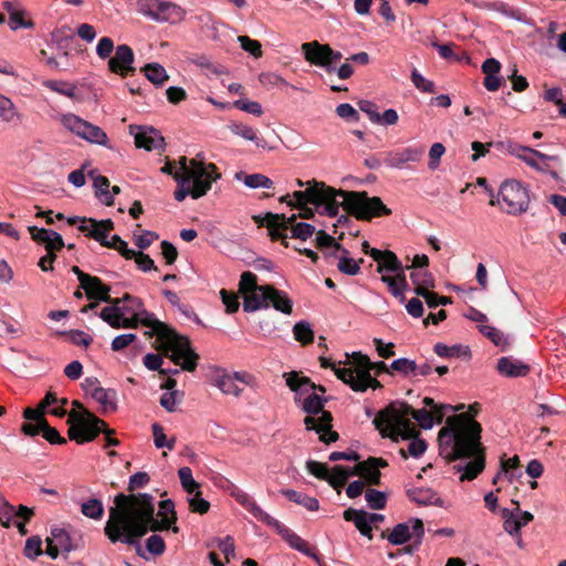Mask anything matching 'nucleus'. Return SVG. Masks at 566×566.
Masks as SVG:
<instances>
[{
    "instance_id": "f257e3e1",
    "label": "nucleus",
    "mask_w": 566,
    "mask_h": 566,
    "mask_svg": "<svg viewBox=\"0 0 566 566\" xmlns=\"http://www.w3.org/2000/svg\"><path fill=\"white\" fill-rule=\"evenodd\" d=\"M154 496L148 493L124 494L118 493L114 497V506H111L109 518L105 524L104 533L112 543L122 542L136 547L139 556H144L139 539L149 531L179 532V527L170 523L168 518H155Z\"/></svg>"
},
{
    "instance_id": "f03ea898",
    "label": "nucleus",
    "mask_w": 566,
    "mask_h": 566,
    "mask_svg": "<svg viewBox=\"0 0 566 566\" xmlns=\"http://www.w3.org/2000/svg\"><path fill=\"white\" fill-rule=\"evenodd\" d=\"M482 426L468 413L448 417L438 433L439 451L447 462L471 459L465 465H455L463 472L461 481H472L485 468V448L481 442Z\"/></svg>"
},
{
    "instance_id": "7ed1b4c3",
    "label": "nucleus",
    "mask_w": 566,
    "mask_h": 566,
    "mask_svg": "<svg viewBox=\"0 0 566 566\" xmlns=\"http://www.w3.org/2000/svg\"><path fill=\"white\" fill-rule=\"evenodd\" d=\"M193 170L185 174H174V179L177 182V189L174 197L177 201H184L187 196L192 199H199L207 195L211 189L212 182L221 178L218 168L214 164H205L197 158L191 161Z\"/></svg>"
},
{
    "instance_id": "20e7f679",
    "label": "nucleus",
    "mask_w": 566,
    "mask_h": 566,
    "mask_svg": "<svg viewBox=\"0 0 566 566\" xmlns=\"http://www.w3.org/2000/svg\"><path fill=\"white\" fill-rule=\"evenodd\" d=\"M67 424L70 426L67 430L70 440L78 444L93 441L101 432L105 434L104 448L119 444V440L113 437L115 430L109 429L104 420L88 410L84 409L83 413H78L75 410L71 411L69 413Z\"/></svg>"
},
{
    "instance_id": "39448f33",
    "label": "nucleus",
    "mask_w": 566,
    "mask_h": 566,
    "mask_svg": "<svg viewBox=\"0 0 566 566\" xmlns=\"http://www.w3.org/2000/svg\"><path fill=\"white\" fill-rule=\"evenodd\" d=\"M373 423L382 438H390L396 442L399 438L408 440L419 436L415 423L408 419V415L402 413V408L397 402H391L378 411Z\"/></svg>"
},
{
    "instance_id": "423d86ee",
    "label": "nucleus",
    "mask_w": 566,
    "mask_h": 566,
    "mask_svg": "<svg viewBox=\"0 0 566 566\" xmlns=\"http://www.w3.org/2000/svg\"><path fill=\"white\" fill-rule=\"evenodd\" d=\"M339 196L343 199L342 208L357 220L370 221L391 214L379 197H369L366 191H340Z\"/></svg>"
},
{
    "instance_id": "0eeeda50",
    "label": "nucleus",
    "mask_w": 566,
    "mask_h": 566,
    "mask_svg": "<svg viewBox=\"0 0 566 566\" xmlns=\"http://www.w3.org/2000/svg\"><path fill=\"white\" fill-rule=\"evenodd\" d=\"M491 197L490 205L499 206L507 214L517 216L527 211L530 206V196L527 189L517 180L509 179L500 186L497 196L493 189L489 190Z\"/></svg>"
},
{
    "instance_id": "6e6552de",
    "label": "nucleus",
    "mask_w": 566,
    "mask_h": 566,
    "mask_svg": "<svg viewBox=\"0 0 566 566\" xmlns=\"http://www.w3.org/2000/svg\"><path fill=\"white\" fill-rule=\"evenodd\" d=\"M155 347L176 365H180L184 370L190 373L196 370L199 355L191 348L188 337L174 331V336H169L160 346Z\"/></svg>"
},
{
    "instance_id": "1a4fd4ad",
    "label": "nucleus",
    "mask_w": 566,
    "mask_h": 566,
    "mask_svg": "<svg viewBox=\"0 0 566 566\" xmlns=\"http://www.w3.org/2000/svg\"><path fill=\"white\" fill-rule=\"evenodd\" d=\"M265 285H258V277L254 273L245 271L240 276L239 292L243 296V311L255 312L268 308V292Z\"/></svg>"
},
{
    "instance_id": "9d476101",
    "label": "nucleus",
    "mask_w": 566,
    "mask_h": 566,
    "mask_svg": "<svg viewBox=\"0 0 566 566\" xmlns=\"http://www.w3.org/2000/svg\"><path fill=\"white\" fill-rule=\"evenodd\" d=\"M302 52L307 62L324 69L327 73L335 72V64L343 57L339 51H335L328 44H322L317 41L303 43Z\"/></svg>"
},
{
    "instance_id": "9b49d317",
    "label": "nucleus",
    "mask_w": 566,
    "mask_h": 566,
    "mask_svg": "<svg viewBox=\"0 0 566 566\" xmlns=\"http://www.w3.org/2000/svg\"><path fill=\"white\" fill-rule=\"evenodd\" d=\"M62 125L78 137L94 144L106 146L108 138L98 126L93 125L74 114H64L61 117Z\"/></svg>"
},
{
    "instance_id": "f8f14e48",
    "label": "nucleus",
    "mask_w": 566,
    "mask_h": 566,
    "mask_svg": "<svg viewBox=\"0 0 566 566\" xmlns=\"http://www.w3.org/2000/svg\"><path fill=\"white\" fill-rule=\"evenodd\" d=\"M307 188L305 190H298L293 192L294 201H289L290 207H302L305 205H314L321 207L324 202L325 196L336 193V189L327 186L323 181L315 179L306 182Z\"/></svg>"
},
{
    "instance_id": "ddd939ff",
    "label": "nucleus",
    "mask_w": 566,
    "mask_h": 566,
    "mask_svg": "<svg viewBox=\"0 0 566 566\" xmlns=\"http://www.w3.org/2000/svg\"><path fill=\"white\" fill-rule=\"evenodd\" d=\"M307 188L305 190H298L293 192L294 201H289L290 207H302L305 205H314L321 207L324 202L325 196L336 193V189L327 186L323 181L315 179L306 182Z\"/></svg>"
},
{
    "instance_id": "4468645a",
    "label": "nucleus",
    "mask_w": 566,
    "mask_h": 566,
    "mask_svg": "<svg viewBox=\"0 0 566 566\" xmlns=\"http://www.w3.org/2000/svg\"><path fill=\"white\" fill-rule=\"evenodd\" d=\"M336 376L354 391L364 392L367 388L378 389L382 385L368 370H356L353 367L337 369Z\"/></svg>"
},
{
    "instance_id": "2eb2a0df",
    "label": "nucleus",
    "mask_w": 566,
    "mask_h": 566,
    "mask_svg": "<svg viewBox=\"0 0 566 566\" xmlns=\"http://www.w3.org/2000/svg\"><path fill=\"white\" fill-rule=\"evenodd\" d=\"M518 149L524 151V155L516 154V157L523 160L528 167L536 171L548 174L554 179H558V174L551 169L548 161H560L559 156L547 155L531 147L521 145H518Z\"/></svg>"
},
{
    "instance_id": "dca6fc26",
    "label": "nucleus",
    "mask_w": 566,
    "mask_h": 566,
    "mask_svg": "<svg viewBox=\"0 0 566 566\" xmlns=\"http://www.w3.org/2000/svg\"><path fill=\"white\" fill-rule=\"evenodd\" d=\"M145 7V13L160 22L176 23L182 20L185 14L179 6L167 1L149 0Z\"/></svg>"
},
{
    "instance_id": "f3484780",
    "label": "nucleus",
    "mask_w": 566,
    "mask_h": 566,
    "mask_svg": "<svg viewBox=\"0 0 566 566\" xmlns=\"http://www.w3.org/2000/svg\"><path fill=\"white\" fill-rule=\"evenodd\" d=\"M134 62L133 49L127 44H120L115 49V55L108 59L107 66L112 73L126 77L135 73Z\"/></svg>"
},
{
    "instance_id": "a211bd4d",
    "label": "nucleus",
    "mask_w": 566,
    "mask_h": 566,
    "mask_svg": "<svg viewBox=\"0 0 566 566\" xmlns=\"http://www.w3.org/2000/svg\"><path fill=\"white\" fill-rule=\"evenodd\" d=\"M138 319V324L149 327L150 329L145 332V336L148 338L156 336L157 342L163 344L169 336H174V328L166 323L159 321L154 313L148 312L144 307L134 313Z\"/></svg>"
},
{
    "instance_id": "6ab92c4d",
    "label": "nucleus",
    "mask_w": 566,
    "mask_h": 566,
    "mask_svg": "<svg viewBox=\"0 0 566 566\" xmlns=\"http://www.w3.org/2000/svg\"><path fill=\"white\" fill-rule=\"evenodd\" d=\"M333 416L329 411H324L318 418L306 416L304 424L306 430H314L319 434V440L325 444H331L339 439V434L332 430Z\"/></svg>"
},
{
    "instance_id": "aec40b11",
    "label": "nucleus",
    "mask_w": 566,
    "mask_h": 566,
    "mask_svg": "<svg viewBox=\"0 0 566 566\" xmlns=\"http://www.w3.org/2000/svg\"><path fill=\"white\" fill-rule=\"evenodd\" d=\"M423 153V147L410 146L384 153L382 160L388 167L401 169L406 164L420 161Z\"/></svg>"
},
{
    "instance_id": "412c9836",
    "label": "nucleus",
    "mask_w": 566,
    "mask_h": 566,
    "mask_svg": "<svg viewBox=\"0 0 566 566\" xmlns=\"http://www.w3.org/2000/svg\"><path fill=\"white\" fill-rule=\"evenodd\" d=\"M388 463L381 458L369 457L367 460L358 462L353 469L352 474L359 475L370 485L380 484V468L387 467Z\"/></svg>"
},
{
    "instance_id": "4be33fe9",
    "label": "nucleus",
    "mask_w": 566,
    "mask_h": 566,
    "mask_svg": "<svg viewBox=\"0 0 566 566\" xmlns=\"http://www.w3.org/2000/svg\"><path fill=\"white\" fill-rule=\"evenodd\" d=\"M31 239L42 244L46 250H62L65 247L64 240L60 233L54 230L38 228L36 226L28 227Z\"/></svg>"
},
{
    "instance_id": "5701e85b",
    "label": "nucleus",
    "mask_w": 566,
    "mask_h": 566,
    "mask_svg": "<svg viewBox=\"0 0 566 566\" xmlns=\"http://www.w3.org/2000/svg\"><path fill=\"white\" fill-rule=\"evenodd\" d=\"M266 525L275 528V531L289 543L291 547L304 555L310 554V549L312 548L310 544L281 522L271 517V523H266Z\"/></svg>"
},
{
    "instance_id": "b1692460",
    "label": "nucleus",
    "mask_w": 566,
    "mask_h": 566,
    "mask_svg": "<svg viewBox=\"0 0 566 566\" xmlns=\"http://www.w3.org/2000/svg\"><path fill=\"white\" fill-rule=\"evenodd\" d=\"M232 497L245 507L258 521L262 523H271V515H269L265 511H263L255 501L240 488H233Z\"/></svg>"
},
{
    "instance_id": "393cba45",
    "label": "nucleus",
    "mask_w": 566,
    "mask_h": 566,
    "mask_svg": "<svg viewBox=\"0 0 566 566\" xmlns=\"http://www.w3.org/2000/svg\"><path fill=\"white\" fill-rule=\"evenodd\" d=\"M497 371L505 377H524L526 376L531 367L527 364L518 359H514L513 357H501L497 360Z\"/></svg>"
},
{
    "instance_id": "a878e982",
    "label": "nucleus",
    "mask_w": 566,
    "mask_h": 566,
    "mask_svg": "<svg viewBox=\"0 0 566 566\" xmlns=\"http://www.w3.org/2000/svg\"><path fill=\"white\" fill-rule=\"evenodd\" d=\"M164 137L153 127L143 128L135 135V145L137 148H144L146 150L158 149L164 146Z\"/></svg>"
},
{
    "instance_id": "bb28decb",
    "label": "nucleus",
    "mask_w": 566,
    "mask_h": 566,
    "mask_svg": "<svg viewBox=\"0 0 566 566\" xmlns=\"http://www.w3.org/2000/svg\"><path fill=\"white\" fill-rule=\"evenodd\" d=\"M406 270L398 271L395 275H381V281L387 284L390 294L400 303H405L406 296L403 292L408 289Z\"/></svg>"
},
{
    "instance_id": "cd10ccee",
    "label": "nucleus",
    "mask_w": 566,
    "mask_h": 566,
    "mask_svg": "<svg viewBox=\"0 0 566 566\" xmlns=\"http://www.w3.org/2000/svg\"><path fill=\"white\" fill-rule=\"evenodd\" d=\"M88 223H91V228L87 226H78V230L98 242H103L107 239L108 233L114 229V222L111 219L97 221L91 218L88 219Z\"/></svg>"
},
{
    "instance_id": "c85d7f7f",
    "label": "nucleus",
    "mask_w": 566,
    "mask_h": 566,
    "mask_svg": "<svg viewBox=\"0 0 566 566\" xmlns=\"http://www.w3.org/2000/svg\"><path fill=\"white\" fill-rule=\"evenodd\" d=\"M343 517L347 522H353L361 535L373 538V527L368 521V513L360 510L347 509L343 513Z\"/></svg>"
},
{
    "instance_id": "c756f323",
    "label": "nucleus",
    "mask_w": 566,
    "mask_h": 566,
    "mask_svg": "<svg viewBox=\"0 0 566 566\" xmlns=\"http://www.w3.org/2000/svg\"><path fill=\"white\" fill-rule=\"evenodd\" d=\"M265 291L268 294V303L271 304L276 311L284 314H291L293 311L292 300L287 294L281 290L275 289L273 285L266 284Z\"/></svg>"
},
{
    "instance_id": "7c9ffc66",
    "label": "nucleus",
    "mask_w": 566,
    "mask_h": 566,
    "mask_svg": "<svg viewBox=\"0 0 566 566\" xmlns=\"http://www.w3.org/2000/svg\"><path fill=\"white\" fill-rule=\"evenodd\" d=\"M82 289L85 291L86 297L88 300L101 302L111 301V286L103 283V281L97 276H92L85 287Z\"/></svg>"
},
{
    "instance_id": "2f4dec72",
    "label": "nucleus",
    "mask_w": 566,
    "mask_h": 566,
    "mask_svg": "<svg viewBox=\"0 0 566 566\" xmlns=\"http://www.w3.org/2000/svg\"><path fill=\"white\" fill-rule=\"evenodd\" d=\"M91 397L102 406L103 412H112L117 409V392L115 389L94 387Z\"/></svg>"
},
{
    "instance_id": "473e14b6",
    "label": "nucleus",
    "mask_w": 566,
    "mask_h": 566,
    "mask_svg": "<svg viewBox=\"0 0 566 566\" xmlns=\"http://www.w3.org/2000/svg\"><path fill=\"white\" fill-rule=\"evenodd\" d=\"M402 408V413L411 416L422 429H431L433 426V415L426 408L415 409L405 401H396Z\"/></svg>"
},
{
    "instance_id": "72a5a7b5",
    "label": "nucleus",
    "mask_w": 566,
    "mask_h": 566,
    "mask_svg": "<svg viewBox=\"0 0 566 566\" xmlns=\"http://www.w3.org/2000/svg\"><path fill=\"white\" fill-rule=\"evenodd\" d=\"M407 494L411 501L419 505H443L442 499L431 489H412L408 490Z\"/></svg>"
},
{
    "instance_id": "f704fd0d",
    "label": "nucleus",
    "mask_w": 566,
    "mask_h": 566,
    "mask_svg": "<svg viewBox=\"0 0 566 566\" xmlns=\"http://www.w3.org/2000/svg\"><path fill=\"white\" fill-rule=\"evenodd\" d=\"M353 359L356 365L354 369L356 370H375L376 375H380L382 373H389V368L386 363L377 361L371 363L367 355L361 354L360 352L353 354Z\"/></svg>"
},
{
    "instance_id": "c9c22d12",
    "label": "nucleus",
    "mask_w": 566,
    "mask_h": 566,
    "mask_svg": "<svg viewBox=\"0 0 566 566\" xmlns=\"http://www.w3.org/2000/svg\"><path fill=\"white\" fill-rule=\"evenodd\" d=\"M238 380L243 381V378L239 373L233 375L223 374L218 377L217 386L223 394L238 397L242 391V388L237 384Z\"/></svg>"
},
{
    "instance_id": "e433bc0d",
    "label": "nucleus",
    "mask_w": 566,
    "mask_h": 566,
    "mask_svg": "<svg viewBox=\"0 0 566 566\" xmlns=\"http://www.w3.org/2000/svg\"><path fill=\"white\" fill-rule=\"evenodd\" d=\"M142 72L156 86H163L169 80L165 67L159 63H148L142 69Z\"/></svg>"
},
{
    "instance_id": "4c0bfd02",
    "label": "nucleus",
    "mask_w": 566,
    "mask_h": 566,
    "mask_svg": "<svg viewBox=\"0 0 566 566\" xmlns=\"http://www.w3.org/2000/svg\"><path fill=\"white\" fill-rule=\"evenodd\" d=\"M231 132L247 140L253 142L258 147L265 149L268 144L264 138L260 137L255 129L242 123L231 125Z\"/></svg>"
},
{
    "instance_id": "58836bf2",
    "label": "nucleus",
    "mask_w": 566,
    "mask_h": 566,
    "mask_svg": "<svg viewBox=\"0 0 566 566\" xmlns=\"http://www.w3.org/2000/svg\"><path fill=\"white\" fill-rule=\"evenodd\" d=\"M352 469L348 470L344 468L343 465H335L332 469V472H328V478L326 481L328 484L335 489L337 492H340V490L345 486L346 482L348 481L349 476H353Z\"/></svg>"
},
{
    "instance_id": "ea45409f",
    "label": "nucleus",
    "mask_w": 566,
    "mask_h": 566,
    "mask_svg": "<svg viewBox=\"0 0 566 566\" xmlns=\"http://www.w3.org/2000/svg\"><path fill=\"white\" fill-rule=\"evenodd\" d=\"M51 536L57 543L62 552L69 553L78 547V544L65 528L53 527L51 530Z\"/></svg>"
},
{
    "instance_id": "a19ab883",
    "label": "nucleus",
    "mask_w": 566,
    "mask_h": 566,
    "mask_svg": "<svg viewBox=\"0 0 566 566\" xmlns=\"http://www.w3.org/2000/svg\"><path fill=\"white\" fill-rule=\"evenodd\" d=\"M281 493L291 502L306 507L308 511H317L319 507L318 501L315 497L308 496L304 493L294 490H282Z\"/></svg>"
},
{
    "instance_id": "79ce46f5",
    "label": "nucleus",
    "mask_w": 566,
    "mask_h": 566,
    "mask_svg": "<svg viewBox=\"0 0 566 566\" xmlns=\"http://www.w3.org/2000/svg\"><path fill=\"white\" fill-rule=\"evenodd\" d=\"M401 270H406V266L402 265L396 253L390 250H385L384 260L380 262V265H377L376 271L382 275L386 272L395 274Z\"/></svg>"
},
{
    "instance_id": "37998d69",
    "label": "nucleus",
    "mask_w": 566,
    "mask_h": 566,
    "mask_svg": "<svg viewBox=\"0 0 566 566\" xmlns=\"http://www.w3.org/2000/svg\"><path fill=\"white\" fill-rule=\"evenodd\" d=\"M327 401V398H323L319 395L312 392L308 395L302 405V409L307 413V416L314 417L316 415H323L324 405Z\"/></svg>"
},
{
    "instance_id": "c03bdc74",
    "label": "nucleus",
    "mask_w": 566,
    "mask_h": 566,
    "mask_svg": "<svg viewBox=\"0 0 566 566\" xmlns=\"http://www.w3.org/2000/svg\"><path fill=\"white\" fill-rule=\"evenodd\" d=\"M433 352L439 357H443V358L461 357V356L470 357V349H469V347L462 346V345L448 346V345H446L443 343H437L433 346Z\"/></svg>"
},
{
    "instance_id": "a18cd8bd",
    "label": "nucleus",
    "mask_w": 566,
    "mask_h": 566,
    "mask_svg": "<svg viewBox=\"0 0 566 566\" xmlns=\"http://www.w3.org/2000/svg\"><path fill=\"white\" fill-rule=\"evenodd\" d=\"M109 180L105 176H97L94 178V188H95V195L97 198H99L106 206H113L114 205V198L111 195L109 188Z\"/></svg>"
},
{
    "instance_id": "49530a36",
    "label": "nucleus",
    "mask_w": 566,
    "mask_h": 566,
    "mask_svg": "<svg viewBox=\"0 0 566 566\" xmlns=\"http://www.w3.org/2000/svg\"><path fill=\"white\" fill-rule=\"evenodd\" d=\"M410 280L415 285V289H433L434 287V277L431 272L427 269L413 270L410 273Z\"/></svg>"
},
{
    "instance_id": "de8ad7c7",
    "label": "nucleus",
    "mask_w": 566,
    "mask_h": 566,
    "mask_svg": "<svg viewBox=\"0 0 566 566\" xmlns=\"http://www.w3.org/2000/svg\"><path fill=\"white\" fill-rule=\"evenodd\" d=\"M284 378L287 387L294 392H307V384H311V379L306 376H301L298 371L285 373Z\"/></svg>"
},
{
    "instance_id": "09e8293b",
    "label": "nucleus",
    "mask_w": 566,
    "mask_h": 566,
    "mask_svg": "<svg viewBox=\"0 0 566 566\" xmlns=\"http://www.w3.org/2000/svg\"><path fill=\"white\" fill-rule=\"evenodd\" d=\"M99 243L105 248L118 251L126 260H132L135 255V251L129 249L127 242L117 234H114L111 240L105 239Z\"/></svg>"
},
{
    "instance_id": "8fccbe9b",
    "label": "nucleus",
    "mask_w": 566,
    "mask_h": 566,
    "mask_svg": "<svg viewBox=\"0 0 566 566\" xmlns=\"http://www.w3.org/2000/svg\"><path fill=\"white\" fill-rule=\"evenodd\" d=\"M81 513L92 520H101L104 515V505L101 500L90 499L81 504Z\"/></svg>"
},
{
    "instance_id": "3c124183",
    "label": "nucleus",
    "mask_w": 566,
    "mask_h": 566,
    "mask_svg": "<svg viewBox=\"0 0 566 566\" xmlns=\"http://www.w3.org/2000/svg\"><path fill=\"white\" fill-rule=\"evenodd\" d=\"M411 538V531L409 522L397 524L391 533L387 536V539L394 545H402Z\"/></svg>"
},
{
    "instance_id": "603ef678",
    "label": "nucleus",
    "mask_w": 566,
    "mask_h": 566,
    "mask_svg": "<svg viewBox=\"0 0 566 566\" xmlns=\"http://www.w3.org/2000/svg\"><path fill=\"white\" fill-rule=\"evenodd\" d=\"M294 338L302 345H310L314 342V332L310 323L305 321L297 322L293 327Z\"/></svg>"
},
{
    "instance_id": "864d4df0",
    "label": "nucleus",
    "mask_w": 566,
    "mask_h": 566,
    "mask_svg": "<svg viewBox=\"0 0 566 566\" xmlns=\"http://www.w3.org/2000/svg\"><path fill=\"white\" fill-rule=\"evenodd\" d=\"M479 331L484 336H486L494 345L501 346L502 350H505L510 346V343L507 342V339L504 337L503 333L500 329L489 325H480Z\"/></svg>"
},
{
    "instance_id": "5fc2aeb1",
    "label": "nucleus",
    "mask_w": 566,
    "mask_h": 566,
    "mask_svg": "<svg viewBox=\"0 0 566 566\" xmlns=\"http://www.w3.org/2000/svg\"><path fill=\"white\" fill-rule=\"evenodd\" d=\"M208 547L217 546L224 555L227 562H230L231 557H234V539L232 536L228 535L224 538H213L211 542L207 544Z\"/></svg>"
},
{
    "instance_id": "6e6d98bb",
    "label": "nucleus",
    "mask_w": 566,
    "mask_h": 566,
    "mask_svg": "<svg viewBox=\"0 0 566 566\" xmlns=\"http://www.w3.org/2000/svg\"><path fill=\"white\" fill-rule=\"evenodd\" d=\"M501 516L503 518V528L511 536L518 535L521 527L517 521V514L509 509H502Z\"/></svg>"
},
{
    "instance_id": "4d7b16f0",
    "label": "nucleus",
    "mask_w": 566,
    "mask_h": 566,
    "mask_svg": "<svg viewBox=\"0 0 566 566\" xmlns=\"http://www.w3.org/2000/svg\"><path fill=\"white\" fill-rule=\"evenodd\" d=\"M316 248L324 250L328 248H333L336 251H342L345 254H348V250H346L340 243L336 242L335 238L326 233L324 230H319L316 232Z\"/></svg>"
},
{
    "instance_id": "13d9d810",
    "label": "nucleus",
    "mask_w": 566,
    "mask_h": 566,
    "mask_svg": "<svg viewBox=\"0 0 566 566\" xmlns=\"http://www.w3.org/2000/svg\"><path fill=\"white\" fill-rule=\"evenodd\" d=\"M182 489L191 495L193 492L200 490V484L193 479L192 471L188 467H182L178 471Z\"/></svg>"
},
{
    "instance_id": "bf43d9fd",
    "label": "nucleus",
    "mask_w": 566,
    "mask_h": 566,
    "mask_svg": "<svg viewBox=\"0 0 566 566\" xmlns=\"http://www.w3.org/2000/svg\"><path fill=\"white\" fill-rule=\"evenodd\" d=\"M364 262V259L358 261L348 258L347 254L343 253V255L338 259L337 269L344 274L347 275H357L360 272V263Z\"/></svg>"
},
{
    "instance_id": "052dcab7",
    "label": "nucleus",
    "mask_w": 566,
    "mask_h": 566,
    "mask_svg": "<svg viewBox=\"0 0 566 566\" xmlns=\"http://www.w3.org/2000/svg\"><path fill=\"white\" fill-rule=\"evenodd\" d=\"M484 7L488 10H493V11L500 12L510 19H514V20L522 19V13L518 9H515L502 1L488 2V3H485Z\"/></svg>"
},
{
    "instance_id": "680f3d73",
    "label": "nucleus",
    "mask_w": 566,
    "mask_h": 566,
    "mask_svg": "<svg viewBox=\"0 0 566 566\" xmlns=\"http://www.w3.org/2000/svg\"><path fill=\"white\" fill-rule=\"evenodd\" d=\"M410 440L411 441L408 444V451H406L405 449L399 450V453L403 459H407L408 455L419 458L427 450V442L423 439H420L419 436L417 438H411Z\"/></svg>"
},
{
    "instance_id": "e2e57ef3",
    "label": "nucleus",
    "mask_w": 566,
    "mask_h": 566,
    "mask_svg": "<svg viewBox=\"0 0 566 566\" xmlns=\"http://www.w3.org/2000/svg\"><path fill=\"white\" fill-rule=\"evenodd\" d=\"M365 499L368 503V506L373 510H382L387 503L386 494L375 489H368L365 492Z\"/></svg>"
},
{
    "instance_id": "0e129e2a",
    "label": "nucleus",
    "mask_w": 566,
    "mask_h": 566,
    "mask_svg": "<svg viewBox=\"0 0 566 566\" xmlns=\"http://www.w3.org/2000/svg\"><path fill=\"white\" fill-rule=\"evenodd\" d=\"M189 509L193 513L206 514L210 509V503L202 497L200 490L193 492L188 499Z\"/></svg>"
},
{
    "instance_id": "69168bd1",
    "label": "nucleus",
    "mask_w": 566,
    "mask_h": 566,
    "mask_svg": "<svg viewBox=\"0 0 566 566\" xmlns=\"http://www.w3.org/2000/svg\"><path fill=\"white\" fill-rule=\"evenodd\" d=\"M259 80L260 83L266 88L277 87L283 90L290 86V84L276 73H262L260 74Z\"/></svg>"
},
{
    "instance_id": "338daca9",
    "label": "nucleus",
    "mask_w": 566,
    "mask_h": 566,
    "mask_svg": "<svg viewBox=\"0 0 566 566\" xmlns=\"http://www.w3.org/2000/svg\"><path fill=\"white\" fill-rule=\"evenodd\" d=\"M266 228L272 241H277L283 235V228L280 226V217L277 213L266 212Z\"/></svg>"
},
{
    "instance_id": "774afa93",
    "label": "nucleus",
    "mask_w": 566,
    "mask_h": 566,
    "mask_svg": "<svg viewBox=\"0 0 566 566\" xmlns=\"http://www.w3.org/2000/svg\"><path fill=\"white\" fill-rule=\"evenodd\" d=\"M244 185L249 188H266L273 187V181L262 174H251L244 176Z\"/></svg>"
}]
</instances>
